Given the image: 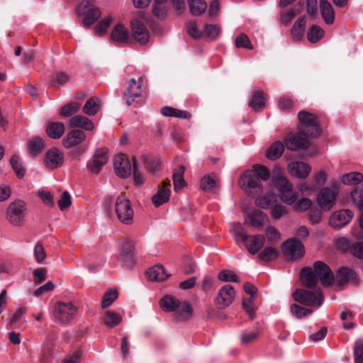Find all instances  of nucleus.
Wrapping results in <instances>:
<instances>
[{"instance_id": "1", "label": "nucleus", "mask_w": 363, "mask_h": 363, "mask_svg": "<svg viewBox=\"0 0 363 363\" xmlns=\"http://www.w3.org/2000/svg\"><path fill=\"white\" fill-rule=\"evenodd\" d=\"M298 120L303 127L296 133H290L285 138L286 148L291 151L304 150L309 147V138H315L320 134L316 116L306 111L298 113Z\"/></svg>"}, {"instance_id": "22", "label": "nucleus", "mask_w": 363, "mask_h": 363, "mask_svg": "<svg viewBox=\"0 0 363 363\" xmlns=\"http://www.w3.org/2000/svg\"><path fill=\"white\" fill-rule=\"evenodd\" d=\"M288 169L291 175L300 179H305L310 174L311 168L306 162L296 161L288 164Z\"/></svg>"}, {"instance_id": "61", "label": "nucleus", "mask_w": 363, "mask_h": 363, "mask_svg": "<svg viewBox=\"0 0 363 363\" xmlns=\"http://www.w3.org/2000/svg\"><path fill=\"white\" fill-rule=\"evenodd\" d=\"M111 21H112V18L110 16L102 19L94 27L95 33L98 35L104 34L106 32L107 28L109 27Z\"/></svg>"}, {"instance_id": "64", "label": "nucleus", "mask_w": 363, "mask_h": 363, "mask_svg": "<svg viewBox=\"0 0 363 363\" xmlns=\"http://www.w3.org/2000/svg\"><path fill=\"white\" fill-rule=\"evenodd\" d=\"M350 254L354 257L363 260V241L354 242Z\"/></svg>"}, {"instance_id": "9", "label": "nucleus", "mask_w": 363, "mask_h": 363, "mask_svg": "<svg viewBox=\"0 0 363 363\" xmlns=\"http://www.w3.org/2000/svg\"><path fill=\"white\" fill-rule=\"evenodd\" d=\"M313 271L321 284L324 286H330L335 282V276L330 268L322 261L314 262Z\"/></svg>"}, {"instance_id": "11", "label": "nucleus", "mask_w": 363, "mask_h": 363, "mask_svg": "<svg viewBox=\"0 0 363 363\" xmlns=\"http://www.w3.org/2000/svg\"><path fill=\"white\" fill-rule=\"evenodd\" d=\"M335 280L339 287H345L349 283L357 286L359 281L356 272L347 267H340L337 269Z\"/></svg>"}, {"instance_id": "40", "label": "nucleus", "mask_w": 363, "mask_h": 363, "mask_svg": "<svg viewBox=\"0 0 363 363\" xmlns=\"http://www.w3.org/2000/svg\"><path fill=\"white\" fill-rule=\"evenodd\" d=\"M184 167L181 165L178 169H175L173 173L172 179L175 191L182 189L185 185V181L184 179Z\"/></svg>"}, {"instance_id": "39", "label": "nucleus", "mask_w": 363, "mask_h": 363, "mask_svg": "<svg viewBox=\"0 0 363 363\" xmlns=\"http://www.w3.org/2000/svg\"><path fill=\"white\" fill-rule=\"evenodd\" d=\"M188 6L191 13L194 16H200L207 9V4L203 0H187Z\"/></svg>"}, {"instance_id": "25", "label": "nucleus", "mask_w": 363, "mask_h": 363, "mask_svg": "<svg viewBox=\"0 0 363 363\" xmlns=\"http://www.w3.org/2000/svg\"><path fill=\"white\" fill-rule=\"evenodd\" d=\"M301 279L303 285L308 289H315L318 284V277L313 269L309 267H305L301 270Z\"/></svg>"}, {"instance_id": "29", "label": "nucleus", "mask_w": 363, "mask_h": 363, "mask_svg": "<svg viewBox=\"0 0 363 363\" xmlns=\"http://www.w3.org/2000/svg\"><path fill=\"white\" fill-rule=\"evenodd\" d=\"M266 100L267 96L262 91L255 90L252 93L249 106L255 111H259L265 106Z\"/></svg>"}, {"instance_id": "58", "label": "nucleus", "mask_w": 363, "mask_h": 363, "mask_svg": "<svg viewBox=\"0 0 363 363\" xmlns=\"http://www.w3.org/2000/svg\"><path fill=\"white\" fill-rule=\"evenodd\" d=\"M132 172L133 174L134 183L137 185H142L145 182V178L143 174L139 171L135 157H133Z\"/></svg>"}, {"instance_id": "56", "label": "nucleus", "mask_w": 363, "mask_h": 363, "mask_svg": "<svg viewBox=\"0 0 363 363\" xmlns=\"http://www.w3.org/2000/svg\"><path fill=\"white\" fill-rule=\"evenodd\" d=\"M218 278L220 281L225 282H238L239 279L235 273L231 270L223 269L218 274Z\"/></svg>"}, {"instance_id": "52", "label": "nucleus", "mask_w": 363, "mask_h": 363, "mask_svg": "<svg viewBox=\"0 0 363 363\" xmlns=\"http://www.w3.org/2000/svg\"><path fill=\"white\" fill-rule=\"evenodd\" d=\"M69 80V75L64 72H55L51 79V84L52 86H55L56 85L63 86L67 84Z\"/></svg>"}, {"instance_id": "32", "label": "nucleus", "mask_w": 363, "mask_h": 363, "mask_svg": "<svg viewBox=\"0 0 363 363\" xmlns=\"http://www.w3.org/2000/svg\"><path fill=\"white\" fill-rule=\"evenodd\" d=\"M306 24V20L304 16L298 18L295 21L291 30V35L294 40L300 41L302 39Z\"/></svg>"}, {"instance_id": "2", "label": "nucleus", "mask_w": 363, "mask_h": 363, "mask_svg": "<svg viewBox=\"0 0 363 363\" xmlns=\"http://www.w3.org/2000/svg\"><path fill=\"white\" fill-rule=\"evenodd\" d=\"M272 182L273 186L280 192L281 200L284 203L291 205L296 201L297 195L292 191V184L279 169L273 171Z\"/></svg>"}, {"instance_id": "62", "label": "nucleus", "mask_w": 363, "mask_h": 363, "mask_svg": "<svg viewBox=\"0 0 363 363\" xmlns=\"http://www.w3.org/2000/svg\"><path fill=\"white\" fill-rule=\"evenodd\" d=\"M57 204L59 206V208L61 211H65L67 209L70 205H71V197L68 191H64L59 201H57Z\"/></svg>"}, {"instance_id": "14", "label": "nucleus", "mask_w": 363, "mask_h": 363, "mask_svg": "<svg viewBox=\"0 0 363 363\" xmlns=\"http://www.w3.org/2000/svg\"><path fill=\"white\" fill-rule=\"evenodd\" d=\"M113 166L115 172L119 177L125 179L130 176L133 167L125 155H116L113 159Z\"/></svg>"}, {"instance_id": "21", "label": "nucleus", "mask_w": 363, "mask_h": 363, "mask_svg": "<svg viewBox=\"0 0 363 363\" xmlns=\"http://www.w3.org/2000/svg\"><path fill=\"white\" fill-rule=\"evenodd\" d=\"M134 245L127 239L121 245L120 257L127 268H131L134 265Z\"/></svg>"}, {"instance_id": "60", "label": "nucleus", "mask_w": 363, "mask_h": 363, "mask_svg": "<svg viewBox=\"0 0 363 363\" xmlns=\"http://www.w3.org/2000/svg\"><path fill=\"white\" fill-rule=\"evenodd\" d=\"M235 45L239 48H245L248 50H252L253 48L249 38L244 33L240 34L236 38Z\"/></svg>"}, {"instance_id": "37", "label": "nucleus", "mask_w": 363, "mask_h": 363, "mask_svg": "<svg viewBox=\"0 0 363 363\" xmlns=\"http://www.w3.org/2000/svg\"><path fill=\"white\" fill-rule=\"evenodd\" d=\"M111 38L115 42L124 43L128 38V32L123 25L118 24L112 30Z\"/></svg>"}, {"instance_id": "44", "label": "nucleus", "mask_w": 363, "mask_h": 363, "mask_svg": "<svg viewBox=\"0 0 363 363\" xmlns=\"http://www.w3.org/2000/svg\"><path fill=\"white\" fill-rule=\"evenodd\" d=\"M279 256V252L277 250L272 247H266L263 251H262L258 257L260 260L264 262H269L276 259Z\"/></svg>"}, {"instance_id": "35", "label": "nucleus", "mask_w": 363, "mask_h": 363, "mask_svg": "<svg viewBox=\"0 0 363 363\" xmlns=\"http://www.w3.org/2000/svg\"><path fill=\"white\" fill-rule=\"evenodd\" d=\"M65 125L61 122H50L46 127L48 135L52 139H59L64 133Z\"/></svg>"}, {"instance_id": "53", "label": "nucleus", "mask_w": 363, "mask_h": 363, "mask_svg": "<svg viewBox=\"0 0 363 363\" xmlns=\"http://www.w3.org/2000/svg\"><path fill=\"white\" fill-rule=\"evenodd\" d=\"M353 242H354L351 241L347 238L341 237L336 240L335 245L339 250L343 252H349L350 253H351V249Z\"/></svg>"}, {"instance_id": "15", "label": "nucleus", "mask_w": 363, "mask_h": 363, "mask_svg": "<svg viewBox=\"0 0 363 363\" xmlns=\"http://www.w3.org/2000/svg\"><path fill=\"white\" fill-rule=\"evenodd\" d=\"M134 38L142 45L147 43L150 33L145 24V20L134 18L130 21Z\"/></svg>"}, {"instance_id": "42", "label": "nucleus", "mask_w": 363, "mask_h": 363, "mask_svg": "<svg viewBox=\"0 0 363 363\" xmlns=\"http://www.w3.org/2000/svg\"><path fill=\"white\" fill-rule=\"evenodd\" d=\"M277 201L276 196L274 194L266 195L258 198L255 203L262 208H272Z\"/></svg>"}, {"instance_id": "27", "label": "nucleus", "mask_w": 363, "mask_h": 363, "mask_svg": "<svg viewBox=\"0 0 363 363\" xmlns=\"http://www.w3.org/2000/svg\"><path fill=\"white\" fill-rule=\"evenodd\" d=\"M320 10L323 19L328 25L333 24L335 12L331 4L328 0H320Z\"/></svg>"}, {"instance_id": "34", "label": "nucleus", "mask_w": 363, "mask_h": 363, "mask_svg": "<svg viewBox=\"0 0 363 363\" xmlns=\"http://www.w3.org/2000/svg\"><path fill=\"white\" fill-rule=\"evenodd\" d=\"M193 309L188 301L180 302L179 308L176 311L175 318L179 321H186L191 318Z\"/></svg>"}, {"instance_id": "16", "label": "nucleus", "mask_w": 363, "mask_h": 363, "mask_svg": "<svg viewBox=\"0 0 363 363\" xmlns=\"http://www.w3.org/2000/svg\"><path fill=\"white\" fill-rule=\"evenodd\" d=\"M142 82L141 77L138 81L134 78L128 81V88L123 95V100L128 106H130L135 98L140 97L142 95Z\"/></svg>"}, {"instance_id": "49", "label": "nucleus", "mask_w": 363, "mask_h": 363, "mask_svg": "<svg viewBox=\"0 0 363 363\" xmlns=\"http://www.w3.org/2000/svg\"><path fill=\"white\" fill-rule=\"evenodd\" d=\"M292 314L297 318H302L313 313L311 309L306 308L296 303H293L290 308Z\"/></svg>"}, {"instance_id": "51", "label": "nucleus", "mask_w": 363, "mask_h": 363, "mask_svg": "<svg viewBox=\"0 0 363 363\" xmlns=\"http://www.w3.org/2000/svg\"><path fill=\"white\" fill-rule=\"evenodd\" d=\"M352 202L355 203L360 213H363V190L354 189L351 191Z\"/></svg>"}, {"instance_id": "41", "label": "nucleus", "mask_w": 363, "mask_h": 363, "mask_svg": "<svg viewBox=\"0 0 363 363\" xmlns=\"http://www.w3.org/2000/svg\"><path fill=\"white\" fill-rule=\"evenodd\" d=\"M121 316L112 311H107L104 317V324L109 328L116 326L121 322Z\"/></svg>"}, {"instance_id": "47", "label": "nucleus", "mask_w": 363, "mask_h": 363, "mask_svg": "<svg viewBox=\"0 0 363 363\" xmlns=\"http://www.w3.org/2000/svg\"><path fill=\"white\" fill-rule=\"evenodd\" d=\"M79 104L77 102H70L62 107L60 111L61 117H69L78 111Z\"/></svg>"}, {"instance_id": "31", "label": "nucleus", "mask_w": 363, "mask_h": 363, "mask_svg": "<svg viewBox=\"0 0 363 363\" xmlns=\"http://www.w3.org/2000/svg\"><path fill=\"white\" fill-rule=\"evenodd\" d=\"M160 306L165 312H174L179 308L180 301L172 296L167 295L160 299Z\"/></svg>"}, {"instance_id": "63", "label": "nucleus", "mask_w": 363, "mask_h": 363, "mask_svg": "<svg viewBox=\"0 0 363 363\" xmlns=\"http://www.w3.org/2000/svg\"><path fill=\"white\" fill-rule=\"evenodd\" d=\"M34 256L38 263H42L46 257V253L40 242H38L35 245Z\"/></svg>"}, {"instance_id": "38", "label": "nucleus", "mask_w": 363, "mask_h": 363, "mask_svg": "<svg viewBox=\"0 0 363 363\" xmlns=\"http://www.w3.org/2000/svg\"><path fill=\"white\" fill-rule=\"evenodd\" d=\"M169 189H167L166 187L160 188L157 193L152 196V202L155 207H159L169 201Z\"/></svg>"}, {"instance_id": "50", "label": "nucleus", "mask_w": 363, "mask_h": 363, "mask_svg": "<svg viewBox=\"0 0 363 363\" xmlns=\"http://www.w3.org/2000/svg\"><path fill=\"white\" fill-rule=\"evenodd\" d=\"M232 230L234 235L236 237L237 242H242L247 240L249 235L247 234L245 228L240 223H233Z\"/></svg>"}, {"instance_id": "3", "label": "nucleus", "mask_w": 363, "mask_h": 363, "mask_svg": "<svg viewBox=\"0 0 363 363\" xmlns=\"http://www.w3.org/2000/svg\"><path fill=\"white\" fill-rule=\"evenodd\" d=\"M76 12L83 16L82 24L84 28L92 26L101 16L98 7L92 6L91 0H83L77 7Z\"/></svg>"}, {"instance_id": "17", "label": "nucleus", "mask_w": 363, "mask_h": 363, "mask_svg": "<svg viewBox=\"0 0 363 363\" xmlns=\"http://www.w3.org/2000/svg\"><path fill=\"white\" fill-rule=\"evenodd\" d=\"M354 214L350 209H342L334 213L330 218L329 224L335 229H340L347 225L352 219Z\"/></svg>"}, {"instance_id": "19", "label": "nucleus", "mask_w": 363, "mask_h": 363, "mask_svg": "<svg viewBox=\"0 0 363 363\" xmlns=\"http://www.w3.org/2000/svg\"><path fill=\"white\" fill-rule=\"evenodd\" d=\"M335 197L334 191L329 188H323L317 195V202L321 208L328 211L333 207Z\"/></svg>"}, {"instance_id": "23", "label": "nucleus", "mask_w": 363, "mask_h": 363, "mask_svg": "<svg viewBox=\"0 0 363 363\" xmlns=\"http://www.w3.org/2000/svg\"><path fill=\"white\" fill-rule=\"evenodd\" d=\"M85 138L86 135L82 130L79 129L72 130L63 138V146L65 148H72L82 143Z\"/></svg>"}, {"instance_id": "13", "label": "nucleus", "mask_w": 363, "mask_h": 363, "mask_svg": "<svg viewBox=\"0 0 363 363\" xmlns=\"http://www.w3.org/2000/svg\"><path fill=\"white\" fill-rule=\"evenodd\" d=\"M239 185L245 191L254 192L260 189L262 184L256 173L252 170H246L239 179Z\"/></svg>"}, {"instance_id": "8", "label": "nucleus", "mask_w": 363, "mask_h": 363, "mask_svg": "<svg viewBox=\"0 0 363 363\" xmlns=\"http://www.w3.org/2000/svg\"><path fill=\"white\" fill-rule=\"evenodd\" d=\"M235 296L234 287L230 284H225L219 289L214 299V304L218 309H225L233 303Z\"/></svg>"}, {"instance_id": "26", "label": "nucleus", "mask_w": 363, "mask_h": 363, "mask_svg": "<svg viewBox=\"0 0 363 363\" xmlns=\"http://www.w3.org/2000/svg\"><path fill=\"white\" fill-rule=\"evenodd\" d=\"M170 277L162 265H155L150 268L147 272V277L150 281H163Z\"/></svg>"}, {"instance_id": "28", "label": "nucleus", "mask_w": 363, "mask_h": 363, "mask_svg": "<svg viewBox=\"0 0 363 363\" xmlns=\"http://www.w3.org/2000/svg\"><path fill=\"white\" fill-rule=\"evenodd\" d=\"M69 125L72 128H81L86 130H91L94 128V124L91 121L82 115L72 117L69 121Z\"/></svg>"}, {"instance_id": "10", "label": "nucleus", "mask_w": 363, "mask_h": 363, "mask_svg": "<svg viewBox=\"0 0 363 363\" xmlns=\"http://www.w3.org/2000/svg\"><path fill=\"white\" fill-rule=\"evenodd\" d=\"M108 149L105 147L97 148L93 157L87 162L88 170L94 174L99 173L101 167L108 161Z\"/></svg>"}, {"instance_id": "57", "label": "nucleus", "mask_w": 363, "mask_h": 363, "mask_svg": "<svg viewBox=\"0 0 363 363\" xmlns=\"http://www.w3.org/2000/svg\"><path fill=\"white\" fill-rule=\"evenodd\" d=\"M353 353L354 363H363V340H356L353 347Z\"/></svg>"}, {"instance_id": "30", "label": "nucleus", "mask_w": 363, "mask_h": 363, "mask_svg": "<svg viewBox=\"0 0 363 363\" xmlns=\"http://www.w3.org/2000/svg\"><path fill=\"white\" fill-rule=\"evenodd\" d=\"M285 147H286V143L281 141L277 140L272 143L266 152V157L270 160H275L279 158L284 151Z\"/></svg>"}, {"instance_id": "20", "label": "nucleus", "mask_w": 363, "mask_h": 363, "mask_svg": "<svg viewBox=\"0 0 363 363\" xmlns=\"http://www.w3.org/2000/svg\"><path fill=\"white\" fill-rule=\"evenodd\" d=\"M245 222L251 227L260 228L264 225L267 215L259 209L245 212Z\"/></svg>"}, {"instance_id": "59", "label": "nucleus", "mask_w": 363, "mask_h": 363, "mask_svg": "<svg viewBox=\"0 0 363 363\" xmlns=\"http://www.w3.org/2000/svg\"><path fill=\"white\" fill-rule=\"evenodd\" d=\"M253 172L256 173L259 180L262 179L264 181H267L269 179L270 172L265 166L256 164L253 165Z\"/></svg>"}, {"instance_id": "43", "label": "nucleus", "mask_w": 363, "mask_h": 363, "mask_svg": "<svg viewBox=\"0 0 363 363\" xmlns=\"http://www.w3.org/2000/svg\"><path fill=\"white\" fill-rule=\"evenodd\" d=\"M324 31L318 26L313 25L307 32V38L312 43L318 42L323 35Z\"/></svg>"}, {"instance_id": "12", "label": "nucleus", "mask_w": 363, "mask_h": 363, "mask_svg": "<svg viewBox=\"0 0 363 363\" xmlns=\"http://www.w3.org/2000/svg\"><path fill=\"white\" fill-rule=\"evenodd\" d=\"M284 253L291 259H296L304 254L303 245L298 238H289L283 245Z\"/></svg>"}, {"instance_id": "7", "label": "nucleus", "mask_w": 363, "mask_h": 363, "mask_svg": "<svg viewBox=\"0 0 363 363\" xmlns=\"http://www.w3.org/2000/svg\"><path fill=\"white\" fill-rule=\"evenodd\" d=\"M77 312V307L71 302L64 303L59 301L56 303L54 310L55 318L62 324L69 323Z\"/></svg>"}, {"instance_id": "45", "label": "nucleus", "mask_w": 363, "mask_h": 363, "mask_svg": "<svg viewBox=\"0 0 363 363\" xmlns=\"http://www.w3.org/2000/svg\"><path fill=\"white\" fill-rule=\"evenodd\" d=\"M342 181L345 184L355 185L363 181V174L359 172H350L342 176Z\"/></svg>"}, {"instance_id": "4", "label": "nucleus", "mask_w": 363, "mask_h": 363, "mask_svg": "<svg viewBox=\"0 0 363 363\" xmlns=\"http://www.w3.org/2000/svg\"><path fill=\"white\" fill-rule=\"evenodd\" d=\"M115 211L118 219L125 225H131L133 221V210L130 201L121 193L115 202Z\"/></svg>"}, {"instance_id": "5", "label": "nucleus", "mask_w": 363, "mask_h": 363, "mask_svg": "<svg viewBox=\"0 0 363 363\" xmlns=\"http://www.w3.org/2000/svg\"><path fill=\"white\" fill-rule=\"evenodd\" d=\"M293 298L296 302L307 306L320 307L323 302V293L320 289L314 292L306 289H296L293 294Z\"/></svg>"}, {"instance_id": "33", "label": "nucleus", "mask_w": 363, "mask_h": 363, "mask_svg": "<svg viewBox=\"0 0 363 363\" xmlns=\"http://www.w3.org/2000/svg\"><path fill=\"white\" fill-rule=\"evenodd\" d=\"M28 153L35 157L40 154L45 148V141L40 137L36 136L28 141Z\"/></svg>"}, {"instance_id": "36", "label": "nucleus", "mask_w": 363, "mask_h": 363, "mask_svg": "<svg viewBox=\"0 0 363 363\" xmlns=\"http://www.w3.org/2000/svg\"><path fill=\"white\" fill-rule=\"evenodd\" d=\"M143 163L145 169L151 174H155L160 170V160L152 155H143Z\"/></svg>"}, {"instance_id": "48", "label": "nucleus", "mask_w": 363, "mask_h": 363, "mask_svg": "<svg viewBox=\"0 0 363 363\" xmlns=\"http://www.w3.org/2000/svg\"><path fill=\"white\" fill-rule=\"evenodd\" d=\"M10 164L13 169L16 172V176L19 179H22L26 174V169L21 165L20 158L16 155H13L10 160Z\"/></svg>"}, {"instance_id": "6", "label": "nucleus", "mask_w": 363, "mask_h": 363, "mask_svg": "<svg viewBox=\"0 0 363 363\" xmlns=\"http://www.w3.org/2000/svg\"><path fill=\"white\" fill-rule=\"evenodd\" d=\"M26 210V204L23 201H15L7 208V218L13 225H21L24 221Z\"/></svg>"}, {"instance_id": "46", "label": "nucleus", "mask_w": 363, "mask_h": 363, "mask_svg": "<svg viewBox=\"0 0 363 363\" xmlns=\"http://www.w3.org/2000/svg\"><path fill=\"white\" fill-rule=\"evenodd\" d=\"M216 186V177L214 174L204 176L201 182V187L205 191H210Z\"/></svg>"}, {"instance_id": "55", "label": "nucleus", "mask_w": 363, "mask_h": 363, "mask_svg": "<svg viewBox=\"0 0 363 363\" xmlns=\"http://www.w3.org/2000/svg\"><path fill=\"white\" fill-rule=\"evenodd\" d=\"M99 111V104L94 99H89L83 107V111L89 116H94Z\"/></svg>"}, {"instance_id": "24", "label": "nucleus", "mask_w": 363, "mask_h": 363, "mask_svg": "<svg viewBox=\"0 0 363 363\" xmlns=\"http://www.w3.org/2000/svg\"><path fill=\"white\" fill-rule=\"evenodd\" d=\"M265 242V238L262 235H249L247 240L243 243L247 251L252 254L255 255L264 246Z\"/></svg>"}, {"instance_id": "54", "label": "nucleus", "mask_w": 363, "mask_h": 363, "mask_svg": "<svg viewBox=\"0 0 363 363\" xmlns=\"http://www.w3.org/2000/svg\"><path fill=\"white\" fill-rule=\"evenodd\" d=\"M118 293L116 290H108L106 291L102 298L101 301V308H106L110 306L113 302L117 298Z\"/></svg>"}, {"instance_id": "18", "label": "nucleus", "mask_w": 363, "mask_h": 363, "mask_svg": "<svg viewBox=\"0 0 363 363\" xmlns=\"http://www.w3.org/2000/svg\"><path fill=\"white\" fill-rule=\"evenodd\" d=\"M45 164L47 168L54 169L62 166L64 162V155L57 148H51L45 155Z\"/></svg>"}]
</instances>
